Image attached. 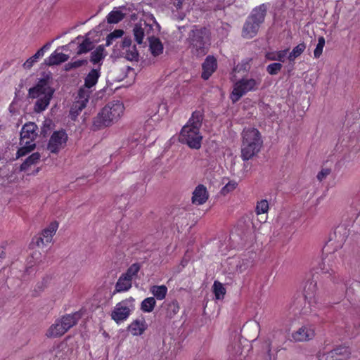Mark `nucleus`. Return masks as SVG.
Returning <instances> with one entry per match:
<instances>
[{
    "label": "nucleus",
    "instance_id": "f257e3e1",
    "mask_svg": "<svg viewBox=\"0 0 360 360\" xmlns=\"http://www.w3.org/2000/svg\"><path fill=\"white\" fill-rule=\"evenodd\" d=\"M202 120L203 114L201 111L193 112L181 130L180 142L187 144L191 148H200L202 140V136L200 131Z\"/></svg>",
    "mask_w": 360,
    "mask_h": 360
},
{
    "label": "nucleus",
    "instance_id": "f03ea898",
    "mask_svg": "<svg viewBox=\"0 0 360 360\" xmlns=\"http://www.w3.org/2000/svg\"><path fill=\"white\" fill-rule=\"evenodd\" d=\"M124 105L120 101H113L106 104L94 118L93 127L94 129L108 127L116 123L123 115Z\"/></svg>",
    "mask_w": 360,
    "mask_h": 360
},
{
    "label": "nucleus",
    "instance_id": "7ed1b4c3",
    "mask_svg": "<svg viewBox=\"0 0 360 360\" xmlns=\"http://www.w3.org/2000/svg\"><path fill=\"white\" fill-rule=\"evenodd\" d=\"M262 146L259 131L253 127L245 128L242 132L241 157L248 160L255 155Z\"/></svg>",
    "mask_w": 360,
    "mask_h": 360
},
{
    "label": "nucleus",
    "instance_id": "20e7f679",
    "mask_svg": "<svg viewBox=\"0 0 360 360\" xmlns=\"http://www.w3.org/2000/svg\"><path fill=\"white\" fill-rule=\"evenodd\" d=\"M54 89L50 86L46 79H41L34 87L30 89L29 96L30 98H36L34 111L41 112L44 111L49 106L53 97Z\"/></svg>",
    "mask_w": 360,
    "mask_h": 360
},
{
    "label": "nucleus",
    "instance_id": "39448f33",
    "mask_svg": "<svg viewBox=\"0 0 360 360\" xmlns=\"http://www.w3.org/2000/svg\"><path fill=\"white\" fill-rule=\"evenodd\" d=\"M139 20V13L133 4L115 7L106 17L107 22H135Z\"/></svg>",
    "mask_w": 360,
    "mask_h": 360
},
{
    "label": "nucleus",
    "instance_id": "423d86ee",
    "mask_svg": "<svg viewBox=\"0 0 360 360\" xmlns=\"http://www.w3.org/2000/svg\"><path fill=\"white\" fill-rule=\"evenodd\" d=\"M81 319V314L75 312L68 314L58 319L46 331L49 338H58L65 334L71 327L75 326Z\"/></svg>",
    "mask_w": 360,
    "mask_h": 360
},
{
    "label": "nucleus",
    "instance_id": "0eeeda50",
    "mask_svg": "<svg viewBox=\"0 0 360 360\" xmlns=\"http://www.w3.org/2000/svg\"><path fill=\"white\" fill-rule=\"evenodd\" d=\"M37 127L34 122L25 124L20 132L21 147L17 152V157H22L32 151L35 147L34 139L37 136Z\"/></svg>",
    "mask_w": 360,
    "mask_h": 360
},
{
    "label": "nucleus",
    "instance_id": "6e6552de",
    "mask_svg": "<svg viewBox=\"0 0 360 360\" xmlns=\"http://www.w3.org/2000/svg\"><path fill=\"white\" fill-rule=\"evenodd\" d=\"M135 302V299L129 297L117 303L111 311V319L117 324L127 321L136 309Z\"/></svg>",
    "mask_w": 360,
    "mask_h": 360
},
{
    "label": "nucleus",
    "instance_id": "1a4fd4ad",
    "mask_svg": "<svg viewBox=\"0 0 360 360\" xmlns=\"http://www.w3.org/2000/svg\"><path fill=\"white\" fill-rule=\"evenodd\" d=\"M192 32L190 46L191 52L198 57L205 56L210 45L209 34L205 30H195Z\"/></svg>",
    "mask_w": 360,
    "mask_h": 360
},
{
    "label": "nucleus",
    "instance_id": "9d476101",
    "mask_svg": "<svg viewBox=\"0 0 360 360\" xmlns=\"http://www.w3.org/2000/svg\"><path fill=\"white\" fill-rule=\"evenodd\" d=\"M259 84V79L243 78L234 84L231 99L233 103L238 101L246 93L257 89Z\"/></svg>",
    "mask_w": 360,
    "mask_h": 360
},
{
    "label": "nucleus",
    "instance_id": "9b49d317",
    "mask_svg": "<svg viewBox=\"0 0 360 360\" xmlns=\"http://www.w3.org/2000/svg\"><path fill=\"white\" fill-rule=\"evenodd\" d=\"M154 128V120L149 119L146 120L143 125L140 127L131 136V141L132 146H134L133 144L135 143L136 147H138V150H142L146 143L147 139L153 132Z\"/></svg>",
    "mask_w": 360,
    "mask_h": 360
},
{
    "label": "nucleus",
    "instance_id": "f8f14e48",
    "mask_svg": "<svg viewBox=\"0 0 360 360\" xmlns=\"http://www.w3.org/2000/svg\"><path fill=\"white\" fill-rule=\"evenodd\" d=\"M67 141L68 135L65 131H56L50 138L48 149L50 152L56 153L65 146Z\"/></svg>",
    "mask_w": 360,
    "mask_h": 360
},
{
    "label": "nucleus",
    "instance_id": "ddd939ff",
    "mask_svg": "<svg viewBox=\"0 0 360 360\" xmlns=\"http://www.w3.org/2000/svg\"><path fill=\"white\" fill-rule=\"evenodd\" d=\"M89 92L85 89H81L79 91L77 101L74 103L70 110V115L73 119L86 107L89 101Z\"/></svg>",
    "mask_w": 360,
    "mask_h": 360
},
{
    "label": "nucleus",
    "instance_id": "4468645a",
    "mask_svg": "<svg viewBox=\"0 0 360 360\" xmlns=\"http://www.w3.org/2000/svg\"><path fill=\"white\" fill-rule=\"evenodd\" d=\"M58 228V224L56 221H52L41 233V236L37 239V246H44L50 243L53 236L55 235Z\"/></svg>",
    "mask_w": 360,
    "mask_h": 360
},
{
    "label": "nucleus",
    "instance_id": "2eb2a0df",
    "mask_svg": "<svg viewBox=\"0 0 360 360\" xmlns=\"http://www.w3.org/2000/svg\"><path fill=\"white\" fill-rule=\"evenodd\" d=\"M121 55L128 60H136L139 58V53L135 45L131 44L130 38L125 37L121 45Z\"/></svg>",
    "mask_w": 360,
    "mask_h": 360
},
{
    "label": "nucleus",
    "instance_id": "dca6fc26",
    "mask_svg": "<svg viewBox=\"0 0 360 360\" xmlns=\"http://www.w3.org/2000/svg\"><path fill=\"white\" fill-rule=\"evenodd\" d=\"M60 49L68 50V45H65L56 49L46 59V64L49 66L59 65L67 61L69 56L60 51Z\"/></svg>",
    "mask_w": 360,
    "mask_h": 360
},
{
    "label": "nucleus",
    "instance_id": "f3484780",
    "mask_svg": "<svg viewBox=\"0 0 360 360\" xmlns=\"http://www.w3.org/2000/svg\"><path fill=\"white\" fill-rule=\"evenodd\" d=\"M217 68V61L213 56H208L202 64V75L203 79H208Z\"/></svg>",
    "mask_w": 360,
    "mask_h": 360
},
{
    "label": "nucleus",
    "instance_id": "a211bd4d",
    "mask_svg": "<svg viewBox=\"0 0 360 360\" xmlns=\"http://www.w3.org/2000/svg\"><path fill=\"white\" fill-rule=\"evenodd\" d=\"M315 333L312 326H304L292 334V339L296 342L307 341L314 337Z\"/></svg>",
    "mask_w": 360,
    "mask_h": 360
},
{
    "label": "nucleus",
    "instance_id": "6ab92c4d",
    "mask_svg": "<svg viewBox=\"0 0 360 360\" xmlns=\"http://www.w3.org/2000/svg\"><path fill=\"white\" fill-rule=\"evenodd\" d=\"M148 328V324L143 317L133 320L127 327L128 331L133 336H140L144 333Z\"/></svg>",
    "mask_w": 360,
    "mask_h": 360
},
{
    "label": "nucleus",
    "instance_id": "aec40b11",
    "mask_svg": "<svg viewBox=\"0 0 360 360\" xmlns=\"http://www.w3.org/2000/svg\"><path fill=\"white\" fill-rule=\"evenodd\" d=\"M152 29V24H136L133 29L136 41L141 44L146 36H149V32Z\"/></svg>",
    "mask_w": 360,
    "mask_h": 360
},
{
    "label": "nucleus",
    "instance_id": "412c9836",
    "mask_svg": "<svg viewBox=\"0 0 360 360\" xmlns=\"http://www.w3.org/2000/svg\"><path fill=\"white\" fill-rule=\"evenodd\" d=\"M208 197L209 194L206 187L200 184L193 192L192 202L197 205H202L207 201Z\"/></svg>",
    "mask_w": 360,
    "mask_h": 360
},
{
    "label": "nucleus",
    "instance_id": "4be33fe9",
    "mask_svg": "<svg viewBox=\"0 0 360 360\" xmlns=\"http://www.w3.org/2000/svg\"><path fill=\"white\" fill-rule=\"evenodd\" d=\"M304 297L309 307H311L316 303V283L311 281L304 288Z\"/></svg>",
    "mask_w": 360,
    "mask_h": 360
},
{
    "label": "nucleus",
    "instance_id": "5701e85b",
    "mask_svg": "<svg viewBox=\"0 0 360 360\" xmlns=\"http://www.w3.org/2000/svg\"><path fill=\"white\" fill-rule=\"evenodd\" d=\"M268 5L262 4L252 9L249 19L251 22H263L266 15Z\"/></svg>",
    "mask_w": 360,
    "mask_h": 360
},
{
    "label": "nucleus",
    "instance_id": "b1692460",
    "mask_svg": "<svg viewBox=\"0 0 360 360\" xmlns=\"http://www.w3.org/2000/svg\"><path fill=\"white\" fill-rule=\"evenodd\" d=\"M335 349H332L328 345L322 347L317 353L319 360H337L335 354Z\"/></svg>",
    "mask_w": 360,
    "mask_h": 360
},
{
    "label": "nucleus",
    "instance_id": "393cba45",
    "mask_svg": "<svg viewBox=\"0 0 360 360\" xmlns=\"http://www.w3.org/2000/svg\"><path fill=\"white\" fill-rule=\"evenodd\" d=\"M15 180L14 173L8 168H0V186H7Z\"/></svg>",
    "mask_w": 360,
    "mask_h": 360
},
{
    "label": "nucleus",
    "instance_id": "a878e982",
    "mask_svg": "<svg viewBox=\"0 0 360 360\" xmlns=\"http://www.w3.org/2000/svg\"><path fill=\"white\" fill-rule=\"evenodd\" d=\"M149 50L153 56H158L163 52V44L161 41L156 37H148Z\"/></svg>",
    "mask_w": 360,
    "mask_h": 360
},
{
    "label": "nucleus",
    "instance_id": "bb28decb",
    "mask_svg": "<svg viewBox=\"0 0 360 360\" xmlns=\"http://www.w3.org/2000/svg\"><path fill=\"white\" fill-rule=\"evenodd\" d=\"M168 289L166 285H153L150 288V292L153 295V297L158 300H162L167 294Z\"/></svg>",
    "mask_w": 360,
    "mask_h": 360
},
{
    "label": "nucleus",
    "instance_id": "cd10ccee",
    "mask_svg": "<svg viewBox=\"0 0 360 360\" xmlns=\"http://www.w3.org/2000/svg\"><path fill=\"white\" fill-rule=\"evenodd\" d=\"M100 77V72L97 69L91 70L84 79V86L86 88H91L95 86Z\"/></svg>",
    "mask_w": 360,
    "mask_h": 360
},
{
    "label": "nucleus",
    "instance_id": "c85d7f7f",
    "mask_svg": "<svg viewBox=\"0 0 360 360\" xmlns=\"http://www.w3.org/2000/svg\"><path fill=\"white\" fill-rule=\"evenodd\" d=\"M131 279L123 274L120 277L116 283V290L117 292L127 291L131 287Z\"/></svg>",
    "mask_w": 360,
    "mask_h": 360
},
{
    "label": "nucleus",
    "instance_id": "c756f323",
    "mask_svg": "<svg viewBox=\"0 0 360 360\" xmlns=\"http://www.w3.org/2000/svg\"><path fill=\"white\" fill-rule=\"evenodd\" d=\"M259 24H245L243 28L242 35L245 38H252L258 31Z\"/></svg>",
    "mask_w": 360,
    "mask_h": 360
},
{
    "label": "nucleus",
    "instance_id": "7c9ffc66",
    "mask_svg": "<svg viewBox=\"0 0 360 360\" xmlns=\"http://www.w3.org/2000/svg\"><path fill=\"white\" fill-rule=\"evenodd\" d=\"M105 55L106 53L104 47L99 46L94 51H92L91 61L94 64L98 63L105 58Z\"/></svg>",
    "mask_w": 360,
    "mask_h": 360
},
{
    "label": "nucleus",
    "instance_id": "2f4dec72",
    "mask_svg": "<svg viewBox=\"0 0 360 360\" xmlns=\"http://www.w3.org/2000/svg\"><path fill=\"white\" fill-rule=\"evenodd\" d=\"M288 53V49L278 51H272L268 52L266 54V57L268 60H278L281 62H284L285 58H286Z\"/></svg>",
    "mask_w": 360,
    "mask_h": 360
},
{
    "label": "nucleus",
    "instance_id": "473e14b6",
    "mask_svg": "<svg viewBox=\"0 0 360 360\" xmlns=\"http://www.w3.org/2000/svg\"><path fill=\"white\" fill-rule=\"evenodd\" d=\"M156 304V301L154 297H149L144 299L141 304V309L145 313H150L153 311Z\"/></svg>",
    "mask_w": 360,
    "mask_h": 360
},
{
    "label": "nucleus",
    "instance_id": "72a5a7b5",
    "mask_svg": "<svg viewBox=\"0 0 360 360\" xmlns=\"http://www.w3.org/2000/svg\"><path fill=\"white\" fill-rule=\"evenodd\" d=\"M80 39L81 38L79 37L77 39V40L78 41L77 43L79 44L77 48L78 54L85 53L92 49V43L89 39H83L82 42H80Z\"/></svg>",
    "mask_w": 360,
    "mask_h": 360
},
{
    "label": "nucleus",
    "instance_id": "f704fd0d",
    "mask_svg": "<svg viewBox=\"0 0 360 360\" xmlns=\"http://www.w3.org/2000/svg\"><path fill=\"white\" fill-rule=\"evenodd\" d=\"M330 259H327L320 265V269L323 274L332 276L335 273L336 267L333 264H329Z\"/></svg>",
    "mask_w": 360,
    "mask_h": 360
},
{
    "label": "nucleus",
    "instance_id": "c9c22d12",
    "mask_svg": "<svg viewBox=\"0 0 360 360\" xmlns=\"http://www.w3.org/2000/svg\"><path fill=\"white\" fill-rule=\"evenodd\" d=\"M335 349V356H337V360H342L347 359L350 355V349L346 346H339Z\"/></svg>",
    "mask_w": 360,
    "mask_h": 360
},
{
    "label": "nucleus",
    "instance_id": "e433bc0d",
    "mask_svg": "<svg viewBox=\"0 0 360 360\" xmlns=\"http://www.w3.org/2000/svg\"><path fill=\"white\" fill-rule=\"evenodd\" d=\"M306 46L304 44H299L297 45L292 51L288 55V60L290 61H294L297 57H299L304 51Z\"/></svg>",
    "mask_w": 360,
    "mask_h": 360
},
{
    "label": "nucleus",
    "instance_id": "4c0bfd02",
    "mask_svg": "<svg viewBox=\"0 0 360 360\" xmlns=\"http://www.w3.org/2000/svg\"><path fill=\"white\" fill-rule=\"evenodd\" d=\"M213 292L217 300L223 299L226 293V289L223 285L218 282L214 281L213 284Z\"/></svg>",
    "mask_w": 360,
    "mask_h": 360
},
{
    "label": "nucleus",
    "instance_id": "58836bf2",
    "mask_svg": "<svg viewBox=\"0 0 360 360\" xmlns=\"http://www.w3.org/2000/svg\"><path fill=\"white\" fill-rule=\"evenodd\" d=\"M269 208V202L266 200H261L257 202L255 212L257 215L265 214L268 212Z\"/></svg>",
    "mask_w": 360,
    "mask_h": 360
},
{
    "label": "nucleus",
    "instance_id": "ea45409f",
    "mask_svg": "<svg viewBox=\"0 0 360 360\" xmlns=\"http://www.w3.org/2000/svg\"><path fill=\"white\" fill-rule=\"evenodd\" d=\"M40 158V155L38 153H32L29 156L26 160L21 165V170H25L30 165L36 163Z\"/></svg>",
    "mask_w": 360,
    "mask_h": 360
},
{
    "label": "nucleus",
    "instance_id": "a19ab883",
    "mask_svg": "<svg viewBox=\"0 0 360 360\" xmlns=\"http://www.w3.org/2000/svg\"><path fill=\"white\" fill-rule=\"evenodd\" d=\"M252 265V261L245 259L238 261L236 264V271L239 273L243 272L247 270Z\"/></svg>",
    "mask_w": 360,
    "mask_h": 360
},
{
    "label": "nucleus",
    "instance_id": "79ce46f5",
    "mask_svg": "<svg viewBox=\"0 0 360 360\" xmlns=\"http://www.w3.org/2000/svg\"><path fill=\"white\" fill-rule=\"evenodd\" d=\"M124 32L122 30H116L114 32L110 33L106 38V46H110L112 44L113 41L116 39L121 37Z\"/></svg>",
    "mask_w": 360,
    "mask_h": 360
},
{
    "label": "nucleus",
    "instance_id": "37998d69",
    "mask_svg": "<svg viewBox=\"0 0 360 360\" xmlns=\"http://www.w3.org/2000/svg\"><path fill=\"white\" fill-rule=\"evenodd\" d=\"M238 186V183L234 181H229L226 185L221 188V193L222 195H226L228 193L233 191Z\"/></svg>",
    "mask_w": 360,
    "mask_h": 360
},
{
    "label": "nucleus",
    "instance_id": "c03bdc74",
    "mask_svg": "<svg viewBox=\"0 0 360 360\" xmlns=\"http://www.w3.org/2000/svg\"><path fill=\"white\" fill-rule=\"evenodd\" d=\"M325 46V39L323 37H320L318 40V44L316 49L314 51V56L316 58L321 56L323 52V47Z\"/></svg>",
    "mask_w": 360,
    "mask_h": 360
},
{
    "label": "nucleus",
    "instance_id": "a18cd8bd",
    "mask_svg": "<svg viewBox=\"0 0 360 360\" xmlns=\"http://www.w3.org/2000/svg\"><path fill=\"white\" fill-rule=\"evenodd\" d=\"M139 269V264H134L127 269L124 275L132 280L138 274Z\"/></svg>",
    "mask_w": 360,
    "mask_h": 360
},
{
    "label": "nucleus",
    "instance_id": "49530a36",
    "mask_svg": "<svg viewBox=\"0 0 360 360\" xmlns=\"http://www.w3.org/2000/svg\"><path fill=\"white\" fill-rule=\"evenodd\" d=\"M281 68L282 65L281 63H275L269 65L266 70L270 75H276L281 70Z\"/></svg>",
    "mask_w": 360,
    "mask_h": 360
},
{
    "label": "nucleus",
    "instance_id": "de8ad7c7",
    "mask_svg": "<svg viewBox=\"0 0 360 360\" xmlns=\"http://www.w3.org/2000/svg\"><path fill=\"white\" fill-rule=\"evenodd\" d=\"M53 121L50 119H45L41 127V132L45 135L53 128Z\"/></svg>",
    "mask_w": 360,
    "mask_h": 360
},
{
    "label": "nucleus",
    "instance_id": "09e8293b",
    "mask_svg": "<svg viewBox=\"0 0 360 360\" xmlns=\"http://www.w3.org/2000/svg\"><path fill=\"white\" fill-rule=\"evenodd\" d=\"M38 60L39 58L36 55H33L23 63V68L25 69H30L38 61Z\"/></svg>",
    "mask_w": 360,
    "mask_h": 360
},
{
    "label": "nucleus",
    "instance_id": "8fccbe9b",
    "mask_svg": "<svg viewBox=\"0 0 360 360\" xmlns=\"http://www.w3.org/2000/svg\"><path fill=\"white\" fill-rule=\"evenodd\" d=\"M51 44H52V42L46 43L44 46H42L40 49H39L37 51V53H35L36 56L39 59L42 58L44 56L46 51L49 50V49L51 48Z\"/></svg>",
    "mask_w": 360,
    "mask_h": 360
},
{
    "label": "nucleus",
    "instance_id": "3c124183",
    "mask_svg": "<svg viewBox=\"0 0 360 360\" xmlns=\"http://www.w3.org/2000/svg\"><path fill=\"white\" fill-rule=\"evenodd\" d=\"M330 173V170L327 168L322 169L317 174V179L319 181L323 180Z\"/></svg>",
    "mask_w": 360,
    "mask_h": 360
},
{
    "label": "nucleus",
    "instance_id": "603ef678",
    "mask_svg": "<svg viewBox=\"0 0 360 360\" xmlns=\"http://www.w3.org/2000/svg\"><path fill=\"white\" fill-rule=\"evenodd\" d=\"M86 63H87L86 60H77L74 62H72L74 68H79V67L86 64Z\"/></svg>",
    "mask_w": 360,
    "mask_h": 360
},
{
    "label": "nucleus",
    "instance_id": "864d4df0",
    "mask_svg": "<svg viewBox=\"0 0 360 360\" xmlns=\"http://www.w3.org/2000/svg\"><path fill=\"white\" fill-rule=\"evenodd\" d=\"M169 307L174 314H176L179 310V306L177 301L172 302V303L169 304Z\"/></svg>",
    "mask_w": 360,
    "mask_h": 360
},
{
    "label": "nucleus",
    "instance_id": "5fc2aeb1",
    "mask_svg": "<svg viewBox=\"0 0 360 360\" xmlns=\"http://www.w3.org/2000/svg\"><path fill=\"white\" fill-rule=\"evenodd\" d=\"M65 70H70L71 69H73L74 68H73L72 62L67 63L65 66Z\"/></svg>",
    "mask_w": 360,
    "mask_h": 360
},
{
    "label": "nucleus",
    "instance_id": "6e6d98bb",
    "mask_svg": "<svg viewBox=\"0 0 360 360\" xmlns=\"http://www.w3.org/2000/svg\"><path fill=\"white\" fill-rule=\"evenodd\" d=\"M5 257V253L3 250L2 248H0V262L1 261L2 259H4Z\"/></svg>",
    "mask_w": 360,
    "mask_h": 360
},
{
    "label": "nucleus",
    "instance_id": "4d7b16f0",
    "mask_svg": "<svg viewBox=\"0 0 360 360\" xmlns=\"http://www.w3.org/2000/svg\"><path fill=\"white\" fill-rule=\"evenodd\" d=\"M151 20H153L154 23L157 22L153 15H151Z\"/></svg>",
    "mask_w": 360,
    "mask_h": 360
},
{
    "label": "nucleus",
    "instance_id": "13d9d810",
    "mask_svg": "<svg viewBox=\"0 0 360 360\" xmlns=\"http://www.w3.org/2000/svg\"><path fill=\"white\" fill-rule=\"evenodd\" d=\"M28 265H29V267H28V268H31V267L33 266V264H30V262H28Z\"/></svg>",
    "mask_w": 360,
    "mask_h": 360
},
{
    "label": "nucleus",
    "instance_id": "bf43d9fd",
    "mask_svg": "<svg viewBox=\"0 0 360 360\" xmlns=\"http://www.w3.org/2000/svg\"><path fill=\"white\" fill-rule=\"evenodd\" d=\"M156 27H159V24L158 23H156V24H154Z\"/></svg>",
    "mask_w": 360,
    "mask_h": 360
}]
</instances>
